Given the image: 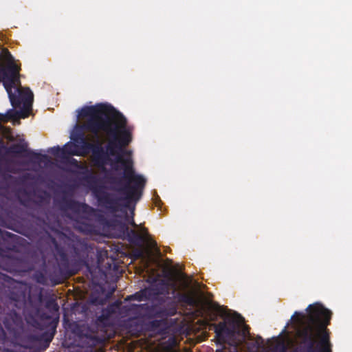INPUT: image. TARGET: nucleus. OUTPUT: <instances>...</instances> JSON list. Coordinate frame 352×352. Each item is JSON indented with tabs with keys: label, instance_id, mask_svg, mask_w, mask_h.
I'll use <instances>...</instances> for the list:
<instances>
[{
	"label": "nucleus",
	"instance_id": "obj_1",
	"mask_svg": "<svg viewBox=\"0 0 352 352\" xmlns=\"http://www.w3.org/2000/svg\"><path fill=\"white\" fill-rule=\"evenodd\" d=\"M116 162L122 164L124 170L122 178L125 183L122 186L114 189L123 196L106 190L104 186H98L99 179L85 164H82V166L85 168H78V171L72 170L74 174L82 175L81 180L91 190L98 206L111 214L118 212L122 208H129L132 201H137L142 197L146 184V179L142 175L135 173L130 157L122 158V156H117Z\"/></svg>",
	"mask_w": 352,
	"mask_h": 352
},
{
	"label": "nucleus",
	"instance_id": "obj_2",
	"mask_svg": "<svg viewBox=\"0 0 352 352\" xmlns=\"http://www.w3.org/2000/svg\"><path fill=\"white\" fill-rule=\"evenodd\" d=\"M308 314L295 311L294 317L302 327L296 335L299 340L296 352H332V344L327 327L330 324L332 312L320 304L309 305Z\"/></svg>",
	"mask_w": 352,
	"mask_h": 352
},
{
	"label": "nucleus",
	"instance_id": "obj_3",
	"mask_svg": "<svg viewBox=\"0 0 352 352\" xmlns=\"http://www.w3.org/2000/svg\"><path fill=\"white\" fill-rule=\"evenodd\" d=\"M52 242L56 263L46 266L45 274L36 272L35 278L41 284L46 283L48 278L53 285H56L77 274L86 265L87 245L77 238H68L63 244H59L54 239Z\"/></svg>",
	"mask_w": 352,
	"mask_h": 352
},
{
	"label": "nucleus",
	"instance_id": "obj_4",
	"mask_svg": "<svg viewBox=\"0 0 352 352\" xmlns=\"http://www.w3.org/2000/svg\"><path fill=\"white\" fill-rule=\"evenodd\" d=\"M111 138L107 145L104 147L102 142L98 138L96 146L91 155V161L94 165L99 168L104 169L107 164H110L114 170H118L120 162H116L117 156L123 154H131V151H124V148L132 141V133L127 126V120H124L122 126H118L113 133L104 132ZM122 165V164L120 163Z\"/></svg>",
	"mask_w": 352,
	"mask_h": 352
},
{
	"label": "nucleus",
	"instance_id": "obj_5",
	"mask_svg": "<svg viewBox=\"0 0 352 352\" xmlns=\"http://www.w3.org/2000/svg\"><path fill=\"white\" fill-rule=\"evenodd\" d=\"M6 305L8 311L6 312V308L0 305V315L3 314L2 322L4 328L11 336L16 337L23 329V320L20 311L25 317L28 323L37 327L38 322L32 316H26L25 307L26 305L25 292L16 285L8 287Z\"/></svg>",
	"mask_w": 352,
	"mask_h": 352
},
{
	"label": "nucleus",
	"instance_id": "obj_6",
	"mask_svg": "<svg viewBox=\"0 0 352 352\" xmlns=\"http://www.w3.org/2000/svg\"><path fill=\"white\" fill-rule=\"evenodd\" d=\"M79 116L87 118L84 128L96 135L100 131L113 133L118 126H122L126 120L114 107L104 104L84 107L80 110Z\"/></svg>",
	"mask_w": 352,
	"mask_h": 352
},
{
	"label": "nucleus",
	"instance_id": "obj_7",
	"mask_svg": "<svg viewBox=\"0 0 352 352\" xmlns=\"http://www.w3.org/2000/svg\"><path fill=\"white\" fill-rule=\"evenodd\" d=\"M10 58V62L8 63L6 67L0 68V82H2L4 88L6 89L12 106L14 108L20 107L22 103V94L24 91L25 87L23 90L17 89L19 96L12 92V89L17 85H20L19 71L20 67L13 62L12 55L8 52Z\"/></svg>",
	"mask_w": 352,
	"mask_h": 352
},
{
	"label": "nucleus",
	"instance_id": "obj_8",
	"mask_svg": "<svg viewBox=\"0 0 352 352\" xmlns=\"http://www.w3.org/2000/svg\"><path fill=\"white\" fill-rule=\"evenodd\" d=\"M16 238V235L0 229L1 267L3 270L11 273L23 271V259L7 254V251L14 250L16 248V245L12 243Z\"/></svg>",
	"mask_w": 352,
	"mask_h": 352
},
{
	"label": "nucleus",
	"instance_id": "obj_9",
	"mask_svg": "<svg viewBox=\"0 0 352 352\" xmlns=\"http://www.w3.org/2000/svg\"><path fill=\"white\" fill-rule=\"evenodd\" d=\"M131 331H137L140 333L143 331L148 332H155L157 335L162 336L167 333L168 325L166 319L153 320L148 322L142 320L130 321Z\"/></svg>",
	"mask_w": 352,
	"mask_h": 352
},
{
	"label": "nucleus",
	"instance_id": "obj_10",
	"mask_svg": "<svg viewBox=\"0 0 352 352\" xmlns=\"http://www.w3.org/2000/svg\"><path fill=\"white\" fill-rule=\"evenodd\" d=\"M110 226L115 227L119 231L118 237L126 239L129 243L138 245L144 241V236L148 234L147 228L143 227L142 231L143 234H139L133 229H129L128 226L121 221L114 219L109 222Z\"/></svg>",
	"mask_w": 352,
	"mask_h": 352
},
{
	"label": "nucleus",
	"instance_id": "obj_11",
	"mask_svg": "<svg viewBox=\"0 0 352 352\" xmlns=\"http://www.w3.org/2000/svg\"><path fill=\"white\" fill-rule=\"evenodd\" d=\"M76 334L77 336L78 345L82 348H91L104 343V336H99L96 332L91 330L89 327L78 328Z\"/></svg>",
	"mask_w": 352,
	"mask_h": 352
},
{
	"label": "nucleus",
	"instance_id": "obj_12",
	"mask_svg": "<svg viewBox=\"0 0 352 352\" xmlns=\"http://www.w3.org/2000/svg\"><path fill=\"white\" fill-rule=\"evenodd\" d=\"M237 316L239 319L238 321L234 318L228 321L230 327L227 325L226 322H220L218 324H213L214 327L215 337L217 339L218 344H224L226 342V338L234 336L237 323L243 322L244 320L239 314H237Z\"/></svg>",
	"mask_w": 352,
	"mask_h": 352
},
{
	"label": "nucleus",
	"instance_id": "obj_13",
	"mask_svg": "<svg viewBox=\"0 0 352 352\" xmlns=\"http://www.w3.org/2000/svg\"><path fill=\"white\" fill-rule=\"evenodd\" d=\"M6 153L8 154L20 155L25 153L24 157H29L32 162L41 163L50 161L49 157L45 154H41L34 151L28 149L27 143H17L10 146L6 148Z\"/></svg>",
	"mask_w": 352,
	"mask_h": 352
},
{
	"label": "nucleus",
	"instance_id": "obj_14",
	"mask_svg": "<svg viewBox=\"0 0 352 352\" xmlns=\"http://www.w3.org/2000/svg\"><path fill=\"white\" fill-rule=\"evenodd\" d=\"M57 205L62 211L71 210L75 214L89 213L94 209L85 203H80L72 198L64 195L58 202Z\"/></svg>",
	"mask_w": 352,
	"mask_h": 352
},
{
	"label": "nucleus",
	"instance_id": "obj_15",
	"mask_svg": "<svg viewBox=\"0 0 352 352\" xmlns=\"http://www.w3.org/2000/svg\"><path fill=\"white\" fill-rule=\"evenodd\" d=\"M171 289H173L174 293L175 290V285L165 279L159 280L147 287L151 299L160 295L168 296Z\"/></svg>",
	"mask_w": 352,
	"mask_h": 352
},
{
	"label": "nucleus",
	"instance_id": "obj_16",
	"mask_svg": "<svg viewBox=\"0 0 352 352\" xmlns=\"http://www.w3.org/2000/svg\"><path fill=\"white\" fill-rule=\"evenodd\" d=\"M3 158L0 157V195H4L7 193L10 188L8 181L13 179V177L6 173L12 172L8 166V161L5 160V164H3Z\"/></svg>",
	"mask_w": 352,
	"mask_h": 352
},
{
	"label": "nucleus",
	"instance_id": "obj_17",
	"mask_svg": "<svg viewBox=\"0 0 352 352\" xmlns=\"http://www.w3.org/2000/svg\"><path fill=\"white\" fill-rule=\"evenodd\" d=\"M73 142H75L79 145V156H85L90 151L91 152V155L93 154V151H94L96 146V142L95 143L89 142L83 133H78L74 136L72 138Z\"/></svg>",
	"mask_w": 352,
	"mask_h": 352
},
{
	"label": "nucleus",
	"instance_id": "obj_18",
	"mask_svg": "<svg viewBox=\"0 0 352 352\" xmlns=\"http://www.w3.org/2000/svg\"><path fill=\"white\" fill-rule=\"evenodd\" d=\"M79 145L75 142H69L62 148V158H67L69 156H79Z\"/></svg>",
	"mask_w": 352,
	"mask_h": 352
},
{
	"label": "nucleus",
	"instance_id": "obj_19",
	"mask_svg": "<svg viewBox=\"0 0 352 352\" xmlns=\"http://www.w3.org/2000/svg\"><path fill=\"white\" fill-rule=\"evenodd\" d=\"M178 345V342L175 336L170 337L166 341L162 344V352H180L179 349H175Z\"/></svg>",
	"mask_w": 352,
	"mask_h": 352
},
{
	"label": "nucleus",
	"instance_id": "obj_20",
	"mask_svg": "<svg viewBox=\"0 0 352 352\" xmlns=\"http://www.w3.org/2000/svg\"><path fill=\"white\" fill-rule=\"evenodd\" d=\"M177 314V309L174 306L160 307L155 310L154 316L157 318H167L173 316Z\"/></svg>",
	"mask_w": 352,
	"mask_h": 352
},
{
	"label": "nucleus",
	"instance_id": "obj_21",
	"mask_svg": "<svg viewBox=\"0 0 352 352\" xmlns=\"http://www.w3.org/2000/svg\"><path fill=\"white\" fill-rule=\"evenodd\" d=\"M143 307V305L131 304L128 305H120L118 308V313L124 316H129L131 313L139 311Z\"/></svg>",
	"mask_w": 352,
	"mask_h": 352
},
{
	"label": "nucleus",
	"instance_id": "obj_22",
	"mask_svg": "<svg viewBox=\"0 0 352 352\" xmlns=\"http://www.w3.org/2000/svg\"><path fill=\"white\" fill-rule=\"evenodd\" d=\"M148 294H148V289L146 287L144 289H141L140 291H139L132 295L128 296L126 298L125 300H138V301H142V300H150L151 298Z\"/></svg>",
	"mask_w": 352,
	"mask_h": 352
},
{
	"label": "nucleus",
	"instance_id": "obj_23",
	"mask_svg": "<svg viewBox=\"0 0 352 352\" xmlns=\"http://www.w3.org/2000/svg\"><path fill=\"white\" fill-rule=\"evenodd\" d=\"M177 298L180 302L185 303L189 306H195L197 303L195 297L189 294H179Z\"/></svg>",
	"mask_w": 352,
	"mask_h": 352
},
{
	"label": "nucleus",
	"instance_id": "obj_24",
	"mask_svg": "<svg viewBox=\"0 0 352 352\" xmlns=\"http://www.w3.org/2000/svg\"><path fill=\"white\" fill-rule=\"evenodd\" d=\"M140 199H141V197L137 201H132L131 202V204H129V208H122V209L120 210V212H123L126 209H130L131 210V217H130L129 215L126 214V220L128 221L129 224L131 225L134 228H137L139 226L138 224H136V223L134 221V218H133V217H134L135 206H133L131 208V204L132 203H134L135 204ZM118 212H120V210Z\"/></svg>",
	"mask_w": 352,
	"mask_h": 352
},
{
	"label": "nucleus",
	"instance_id": "obj_25",
	"mask_svg": "<svg viewBox=\"0 0 352 352\" xmlns=\"http://www.w3.org/2000/svg\"><path fill=\"white\" fill-rule=\"evenodd\" d=\"M45 307L47 309L53 312H58L59 310V306L55 299H49L46 303Z\"/></svg>",
	"mask_w": 352,
	"mask_h": 352
},
{
	"label": "nucleus",
	"instance_id": "obj_26",
	"mask_svg": "<svg viewBox=\"0 0 352 352\" xmlns=\"http://www.w3.org/2000/svg\"><path fill=\"white\" fill-rule=\"evenodd\" d=\"M121 305V301L119 300H117L114 302L109 305L106 309H108V311L112 315L116 314L118 312V308Z\"/></svg>",
	"mask_w": 352,
	"mask_h": 352
},
{
	"label": "nucleus",
	"instance_id": "obj_27",
	"mask_svg": "<svg viewBox=\"0 0 352 352\" xmlns=\"http://www.w3.org/2000/svg\"><path fill=\"white\" fill-rule=\"evenodd\" d=\"M112 316L108 309L104 308L102 310L101 314L98 317V320L100 322H104L109 320Z\"/></svg>",
	"mask_w": 352,
	"mask_h": 352
},
{
	"label": "nucleus",
	"instance_id": "obj_28",
	"mask_svg": "<svg viewBox=\"0 0 352 352\" xmlns=\"http://www.w3.org/2000/svg\"><path fill=\"white\" fill-rule=\"evenodd\" d=\"M67 160V163L77 169L78 168H85L82 166V164L79 162L74 157H71L70 156L67 157V158H65Z\"/></svg>",
	"mask_w": 352,
	"mask_h": 352
},
{
	"label": "nucleus",
	"instance_id": "obj_29",
	"mask_svg": "<svg viewBox=\"0 0 352 352\" xmlns=\"http://www.w3.org/2000/svg\"><path fill=\"white\" fill-rule=\"evenodd\" d=\"M47 152L54 156L60 157L62 158V148L59 146H53L48 148Z\"/></svg>",
	"mask_w": 352,
	"mask_h": 352
},
{
	"label": "nucleus",
	"instance_id": "obj_30",
	"mask_svg": "<svg viewBox=\"0 0 352 352\" xmlns=\"http://www.w3.org/2000/svg\"><path fill=\"white\" fill-rule=\"evenodd\" d=\"M36 219L38 221V224L42 225L43 226V228H51L44 219H42L41 217H37Z\"/></svg>",
	"mask_w": 352,
	"mask_h": 352
},
{
	"label": "nucleus",
	"instance_id": "obj_31",
	"mask_svg": "<svg viewBox=\"0 0 352 352\" xmlns=\"http://www.w3.org/2000/svg\"><path fill=\"white\" fill-rule=\"evenodd\" d=\"M111 183L113 184H115L117 186H119L122 184V179L113 178V179H112Z\"/></svg>",
	"mask_w": 352,
	"mask_h": 352
},
{
	"label": "nucleus",
	"instance_id": "obj_32",
	"mask_svg": "<svg viewBox=\"0 0 352 352\" xmlns=\"http://www.w3.org/2000/svg\"><path fill=\"white\" fill-rule=\"evenodd\" d=\"M210 309L214 310V311L219 312L221 307L219 305L214 304V305H210Z\"/></svg>",
	"mask_w": 352,
	"mask_h": 352
},
{
	"label": "nucleus",
	"instance_id": "obj_33",
	"mask_svg": "<svg viewBox=\"0 0 352 352\" xmlns=\"http://www.w3.org/2000/svg\"><path fill=\"white\" fill-rule=\"evenodd\" d=\"M91 302L94 304H98V305L103 304V300H98L97 298H94L93 297H91Z\"/></svg>",
	"mask_w": 352,
	"mask_h": 352
},
{
	"label": "nucleus",
	"instance_id": "obj_34",
	"mask_svg": "<svg viewBox=\"0 0 352 352\" xmlns=\"http://www.w3.org/2000/svg\"><path fill=\"white\" fill-rule=\"evenodd\" d=\"M55 331H56V325H54V333H53V334H52L50 338L47 340V342L48 343L50 342L51 340H52V338L54 336V334Z\"/></svg>",
	"mask_w": 352,
	"mask_h": 352
},
{
	"label": "nucleus",
	"instance_id": "obj_35",
	"mask_svg": "<svg viewBox=\"0 0 352 352\" xmlns=\"http://www.w3.org/2000/svg\"><path fill=\"white\" fill-rule=\"evenodd\" d=\"M217 319V315H214L213 316H211L210 320L212 321H214Z\"/></svg>",
	"mask_w": 352,
	"mask_h": 352
},
{
	"label": "nucleus",
	"instance_id": "obj_36",
	"mask_svg": "<svg viewBox=\"0 0 352 352\" xmlns=\"http://www.w3.org/2000/svg\"><path fill=\"white\" fill-rule=\"evenodd\" d=\"M38 197L40 199V201H42L43 199V197L42 195H38Z\"/></svg>",
	"mask_w": 352,
	"mask_h": 352
},
{
	"label": "nucleus",
	"instance_id": "obj_37",
	"mask_svg": "<svg viewBox=\"0 0 352 352\" xmlns=\"http://www.w3.org/2000/svg\"><path fill=\"white\" fill-rule=\"evenodd\" d=\"M23 193L25 194V195H27L28 194V192L25 190H22Z\"/></svg>",
	"mask_w": 352,
	"mask_h": 352
},
{
	"label": "nucleus",
	"instance_id": "obj_38",
	"mask_svg": "<svg viewBox=\"0 0 352 352\" xmlns=\"http://www.w3.org/2000/svg\"><path fill=\"white\" fill-rule=\"evenodd\" d=\"M3 144L1 139L0 138V146Z\"/></svg>",
	"mask_w": 352,
	"mask_h": 352
},
{
	"label": "nucleus",
	"instance_id": "obj_39",
	"mask_svg": "<svg viewBox=\"0 0 352 352\" xmlns=\"http://www.w3.org/2000/svg\"><path fill=\"white\" fill-rule=\"evenodd\" d=\"M154 245H157L156 242H153Z\"/></svg>",
	"mask_w": 352,
	"mask_h": 352
}]
</instances>
